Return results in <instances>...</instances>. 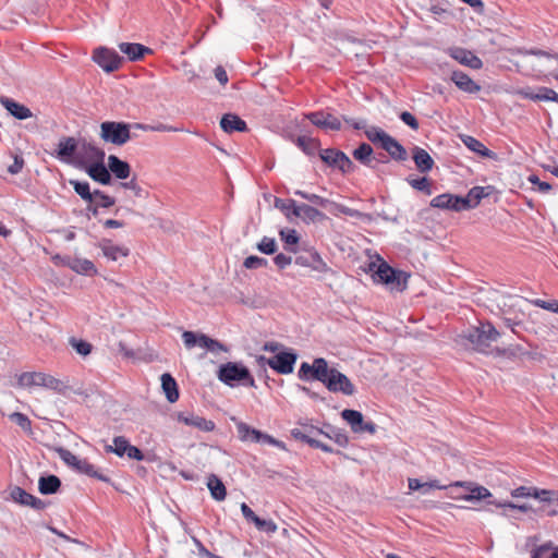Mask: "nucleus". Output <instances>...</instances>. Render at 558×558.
<instances>
[{
    "mask_svg": "<svg viewBox=\"0 0 558 558\" xmlns=\"http://www.w3.org/2000/svg\"><path fill=\"white\" fill-rule=\"evenodd\" d=\"M0 102L8 110V112L17 120H26L33 117V112L28 107L16 102L11 98L2 97Z\"/></svg>",
    "mask_w": 558,
    "mask_h": 558,
    "instance_id": "a878e982",
    "label": "nucleus"
},
{
    "mask_svg": "<svg viewBox=\"0 0 558 558\" xmlns=\"http://www.w3.org/2000/svg\"><path fill=\"white\" fill-rule=\"evenodd\" d=\"M341 417L350 425L353 433L373 434L375 432V425L371 422H365L363 414L356 410L345 409L341 412Z\"/></svg>",
    "mask_w": 558,
    "mask_h": 558,
    "instance_id": "f8f14e48",
    "label": "nucleus"
},
{
    "mask_svg": "<svg viewBox=\"0 0 558 558\" xmlns=\"http://www.w3.org/2000/svg\"><path fill=\"white\" fill-rule=\"evenodd\" d=\"M500 333L490 323H481L458 335L456 343L481 353H489L493 342H496Z\"/></svg>",
    "mask_w": 558,
    "mask_h": 558,
    "instance_id": "f03ea898",
    "label": "nucleus"
},
{
    "mask_svg": "<svg viewBox=\"0 0 558 558\" xmlns=\"http://www.w3.org/2000/svg\"><path fill=\"white\" fill-rule=\"evenodd\" d=\"M123 189L130 190L135 197H146L147 193L140 186L135 179L121 183Z\"/></svg>",
    "mask_w": 558,
    "mask_h": 558,
    "instance_id": "5fc2aeb1",
    "label": "nucleus"
},
{
    "mask_svg": "<svg viewBox=\"0 0 558 558\" xmlns=\"http://www.w3.org/2000/svg\"><path fill=\"white\" fill-rule=\"evenodd\" d=\"M451 81L464 93L475 94L481 90V86L462 71H453Z\"/></svg>",
    "mask_w": 558,
    "mask_h": 558,
    "instance_id": "bb28decb",
    "label": "nucleus"
},
{
    "mask_svg": "<svg viewBox=\"0 0 558 558\" xmlns=\"http://www.w3.org/2000/svg\"><path fill=\"white\" fill-rule=\"evenodd\" d=\"M93 60L106 72L120 68L122 58L112 49L100 47L94 51Z\"/></svg>",
    "mask_w": 558,
    "mask_h": 558,
    "instance_id": "9d476101",
    "label": "nucleus"
},
{
    "mask_svg": "<svg viewBox=\"0 0 558 558\" xmlns=\"http://www.w3.org/2000/svg\"><path fill=\"white\" fill-rule=\"evenodd\" d=\"M236 432L239 439L243 442H258L260 437V430L243 422L236 423Z\"/></svg>",
    "mask_w": 558,
    "mask_h": 558,
    "instance_id": "c9c22d12",
    "label": "nucleus"
},
{
    "mask_svg": "<svg viewBox=\"0 0 558 558\" xmlns=\"http://www.w3.org/2000/svg\"><path fill=\"white\" fill-rule=\"evenodd\" d=\"M10 496L14 502L22 506H29L37 510L44 509L46 506L41 499L28 494L26 490L19 486H15L11 489Z\"/></svg>",
    "mask_w": 558,
    "mask_h": 558,
    "instance_id": "412c9836",
    "label": "nucleus"
},
{
    "mask_svg": "<svg viewBox=\"0 0 558 558\" xmlns=\"http://www.w3.org/2000/svg\"><path fill=\"white\" fill-rule=\"evenodd\" d=\"M513 53L523 57L522 65L530 72L543 73L549 70L553 63L558 60L557 54H550L543 50L517 48Z\"/></svg>",
    "mask_w": 558,
    "mask_h": 558,
    "instance_id": "7ed1b4c3",
    "label": "nucleus"
},
{
    "mask_svg": "<svg viewBox=\"0 0 558 558\" xmlns=\"http://www.w3.org/2000/svg\"><path fill=\"white\" fill-rule=\"evenodd\" d=\"M320 158L329 166L336 167L342 172H349L353 163L350 158L342 151L335 149H324L320 153Z\"/></svg>",
    "mask_w": 558,
    "mask_h": 558,
    "instance_id": "2eb2a0df",
    "label": "nucleus"
},
{
    "mask_svg": "<svg viewBox=\"0 0 558 558\" xmlns=\"http://www.w3.org/2000/svg\"><path fill=\"white\" fill-rule=\"evenodd\" d=\"M104 257L111 262H118L120 258H125L130 254V250L124 245L114 244L109 239H102L98 243Z\"/></svg>",
    "mask_w": 558,
    "mask_h": 558,
    "instance_id": "a211bd4d",
    "label": "nucleus"
},
{
    "mask_svg": "<svg viewBox=\"0 0 558 558\" xmlns=\"http://www.w3.org/2000/svg\"><path fill=\"white\" fill-rule=\"evenodd\" d=\"M254 525L258 531H262V532H265L268 534H274L278 530L277 524L272 520H264V519H260L259 517L254 522Z\"/></svg>",
    "mask_w": 558,
    "mask_h": 558,
    "instance_id": "3c124183",
    "label": "nucleus"
},
{
    "mask_svg": "<svg viewBox=\"0 0 558 558\" xmlns=\"http://www.w3.org/2000/svg\"><path fill=\"white\" fill-rule=\"evenodd\" d=\"M161 387L169 402L173 403L179 399L177 383L170 374L161 375Z\"/></svg>",
    "mask_w": 558,
    "mask_h": 558,
    "instance_id": "f704fd0d",
    "label": "nucleus"
},
{
    "mask_svg": "<svg viewBox=\"0 0 558 558\" xmlns=\"http://www.w3.org/2000/svg\"><path fill=\"white\" fill-rule=\"evenodd\" d=\"M77 150V142L74 137H62L58 143L56 156L64 162H71Z\"/></svg>",
    "mask_w": 558,
    "mask_h": 558,
    "instance_id": "393cba45",
    "label": "nucleus"
},
{
    "mask_svg": "<svg viewBox=\"0 0 558 558\" xmlns=\"http://www.w3.org/2000/svg\"><path fill=\"white\" fill-rule=\"evenodd\" d=\"M463 143L469 149L483 157L492 158L495 156V154L492 150H489L483 143H481L480 141L472 136H465L463 138Z\"/></svg>",
    "mask_w": 558,
    "mask_h": 558,
    "instance_id": "a19ab883",
    "label": "nucleus"
},
{
    "mask_svg": "<svg viewBox=\"0 0 558 558\" xmlns=\"http://www.w3.org/2000/svg\"><path fill=\"white\" fill-rule=\"evenodd\" d=\"M70 184L73 186L74 191L87 202H92L94 198V193H90L89 184L87 182H81L76 180H70Z\"/></svg>",
    "mask_w": 558,
    "mask_h": 558,
    "instance_id": "49530a36",
    "label": "nucleus"
},
{
    "mask_svg": "<svg viewBox=\"0 0 558 558\" xmlns=\"http://www.w3.org/2000/svg\"><path fill=\"white\" fill-rule=\"evenodd\" d=\"M294 262L296 265L310 268L311 270L318 274H327L330 270L322 256L313 250L299 254Z\"/></svg>",
    "mask_w": 558,
    "mask_h": 558,
    "instance_id": "9b49d317",
    "label": "nucleus"
},
{
    "mask_svg": "<svg viewBox=\"0 0 558 558\" xmlns=\"http://www.w3.org/2000/svg\"><path fill=\"white\" fill-rule=\"evenodd\" d=\"M430 206L440 209H451L454 211L465 210V206L468 203L462 201V196H457L452 194H441L434 197L430 201Z\"/></svg>",
    "mask_w": 558,
    "mask_h": 558,
    "instance_id": "f3484780",
    "label": "nucleus"
},
{
    "mask_svg": "<svg viewBox=\"0 0 558 558\" xmlns=\"http://www.w3.org/2000/svg\"><path fill=\"white\" fill-rule=\"evenodd\" d=\"M386 153H388L391 158L398 161H404L408 159V153L405 148L397 142L393 137L386 134Z\"/></svg>",
    "mask_w": 558,
    "mask_h": 558,
    "instance_id": "e433bc0d",
    "label": "nucleus"
},
{
    "mask_svg": "<svg viewBox=\"0 0 558 558\" xmlns=\"http://www.w3.org/2000/svg\"><path fill=\"white\" fill-rule=\"evenodd\" d=\"M448 53L456 61L462 65L469 66L474 70H478L483 66L482 60L475 56L472 51L460 47H453L448 50Z\"/></svg>",
    "mask_w": 558,
    "mask_h": 558,
    "instance_id": "6ab92c4d",
    "label": "nucleus"
},
{
    "mask_svg": "<svg viewBox=\"0 0 558 558\" xmlns=\"http://www.w3.org/2000/svg\"><path fill=\"white\" fill-rule=\"evenodd\" d=\"M454 486H462L469 489V495L463 497V499L468 501L482 500L492 496L490 492L486 487L474 485L472 483L457 482L454 483Z\"/></svg>",
    "mask_w": 558,
    "mask_h": 558,
    "instance_id": "7c9ffc66",
    "label": "nucleus"
},
{
    "mask_svg": "<svg viewBox=\"0 0 558 558\" xmlns=\"http://www.w3.org/2000/svg\"><path fill=\"white\" fill-rule=\"evenodd\" d=\"M410 274L392 268L386 263V288L391 291L402 292L408 287Z\"/></svg>",
    "mask_w": 558,
    "mask_h": 558,
    "instance_id": "dca6fc26",
    "label": "nucleus"
},
{
    "mask_svg": "<svg viewBox=\"0 0 558 558\" xmlns=\"http://www.w3.org/2000/svg\"><path fill=\"white\" fill-rule=\"evenodd\" d=\"M413 160L421 172H427L434 166V160L430 155L425 149L417 146L413 148Z\"/></svg>",
    "mask_w": 558,
    "mask_h": 558,
    "instance_id": "72a5a7b5",
    "label": "nucleus"
},
{
    "mask_svg": "<svg viewBox=\"0 0 558 558\" xmlns=\"http://www.w3.org/2000/svg\"><path fill=\"white\" fill-rule=\"evenodd\" d=\"M87 173L93 180L101 184H109L111 181V174L108 166L106 167L102 161L99 160L87 168Z\"/></svg>",
    "mask_w": 558,
    "mask_h": 558,
    "instance_id": "2f4dec72",
    "label": "nucleus"
},
{
    "mask_svg": "<svg viewBox=\"0 0 558 558\" xmlns=\"http://www.w3.org/2000/svg\"><path fill=\"white\" fill-rule=\"evenodd\" d=\"M24 167V159L20 155H13V162L8 166V172L11 174H17Z\"/></svg>",
    "mask_w": 558,
    "mask_h": 558,
    "instance_id": "e2e57ef3",
    "label": "nucleus"
},
{
    "mask_svg": "<svg viewBox=\"0 0 558 558\" xmlns=\"http://www.w3.org/2000/svg\"><path fill=\"white\" fill-rule=\"evenodd\" d=\"M218 378L229 386H233L234 381L242 383L251 387L255 386L254 378L251 376L245 366L229 362L220 366Z\"/></svg>",
    "mask_w": 558,
    "mask_h": 558,
    "instance_id": "39448f33",
    "label": "nucleus"
},
{
    "mask_svg": "<svg viewBox=\"0 0 558 558\" xmlns=\"http://www.w3.org/2000/svg\"><path fill=\"white\" fill-rule=\"evenodd\" d=\"M327 365V361L323 357L315 359L313 364L304 362L299 369V377L300 379H307L308 375H312L314 379L320 381L325 376Z\"/></svg>",
    "mask_w": 558,
    "mask_h": 558,
    "instance_id": "aec40b11",
    "label": "nucleus"
},
{
    "mask_svg": "<svg viewBox=\"0 0 558 558\" xmlns=\"http://www.w3.org/2000/svg\"><path fill=\"white\" fill-rule=\"evenodd\" d=\"M257 248L264 254H274L277 251V243L275 239L264 236L257 244Z\"/></svg>",
    "mask_w": 558,
    "mask_h": 558,
    "instance_id": "603ef678",
    "label": "nucleus"
},
{
    "mask_svg": "<svg viewBox=\"0 0 558 558\" xmlns=\"http://www.w3.org/2000/svg\"><path fill=\"white\" fill-rule=\"evenodd\" d=\"M490 505H495L496 507H499V508H510V509H517L521 512H527L531 507L526 504H523V505H515L513 502H510V501H497V500H492L489 501Z\"/></svg>",
    "mask_w": 558,
    "mask_h": 558,
    "instance_id": "bf43d9fd",
    "label": "nucleus"
},
{
    "mask_svg": "<svg viewBox=\"0 0 558 558\" xmlns=\"http://www.w3.org/2000/svg\"><path fill=\"white\" fill-rule=\"evenodd\" d=\"M520 94L531 100L554 101L558 104V94L548 87H539L536 93L532 92L530 88L522 89Z\"/></svg>",
    "mask_w": 558,
    "mask_h": 558,
    "instance_id": "c85d7f7f",
    "label": "nucleus"
},
{
    "mask_svg": "<svg viewBox=\"0 0 558 558\" xmlns=\"http://www.w3.org/2000/svg\"><path fill=\"white\" fill-rule=\"evenodd\" d=\"M295 194L301 196L302 198L310 201L311 203H314V204L323 206V207H326L329 204L328 199L323 198L322 196L316 195V194H308V193H305L300 190L295 191Z\"/></svg>",
    "mask_w": 558,
    "mask_h": 558,
    "instance_id": "13d9d810",
    "label": "nucleus"
},
{
    "mask_svg": "<svg viewBox=\"0 0 558 558\" xmlns=\"http://www.w3.org/2000/svg\"><path fill=\"white\" fill-rule=\"evenodd\" d=\"M221 129L227 133L243 132L246 130V123L239 116L233 113L225 114L220 120Z\"/></svg>",
    "mask_w": 558,
    "mask_h": 558,
    "instance_id": "c756f323",
    "label": "nucleus"
},
{
    "mask_svg": "<svg viewBox=\"0 0 558 558\" xmlns=\"http://www.w3.org/2000/svg\"><path fill=\"white\" fill-rule=\"evenodd\" d=\"M487 195L488 194L485 192V187L475 186L471 189L468 195L462 197V201H465L468 203V206H465V210L476 207L480 204L481 199Z\"/></svg>",
    "mask_w": 558,
    "mask_h": 558,
    "instance_id": "79ce46f5",
    "label": "nucleus"
},
{
    "mask_svg": "<svg viewBox=\"0 0 558 558\" xmlns=\"http://www.w3.org/2000/svg\"><path fill=\"white\" fill-rule=\"evenodd\" d=\"M82 149L85 151V154L93 158V159H97L99 161H102L104 157H105V151L98 147H96L95 145L90 144V143H83L82 144Z\"/></svg>",
    "mask_w": 558,
    "mask_h": 558,
    "instance_id": "864d4df0",
    "label": "nucleus"
},
{
    "mask_svg": "<svg viewBox=\"0 0 558 558\" xmlns=\"http://www.w3.org/2000/svg\"><path fill=\"white\" fill-rule=\"evenodd\" d=\"M532 497L544 502H549L553 499V492L546 489H537L534 487Z\"/></svg>",
    "mask_w": 558,
    "mask_h": 558,
    "instance_id": "338daca9",
    "label": "nucleus"
},
{
    "mask_svg": "<svg viewBox=\"0 0 558 558\" xmlns=\"http://www.w3.org/2000/svg\"><path fill=\"white\" fill-rule=\"evenodd\" d=\"M94 197L98 199V205L105 208L111 207L114 204V199L112 197L101 193L100 191H95Z\"/></svg>",
    "mask_w": 558,
    "mask_h": 558,
    "instance_id": "0e129e2a",
    "label": "nucleus"
},
{
    "mask_svg": "<svg viewBox=\"0 0 558 558\" xmlns=\"http://www.w3.org/2000/svg\"><path fill=\"white\" fill-rule=\"evenodd\" d=\"M281 240L286 243V250L290 253H296V245L299 243L298 232L293 229H283L280 231Z\"/></svg>",
    "mask_w": 558,
    "mask_h": 558,
    "instance_id": "c03bdc74",
    "label": "nucleus"
},
{
    "mask_svg": "<svg viewBox=\"0 0 558 558\" xmlns=\"http://www.w3.org/2000/svg\"><path fill=\"white\" fill-rule=\"evenodd\" d=\"M377 262H379V264L376 262H368L365 266H362V268L365 272L371 274L374 282L381 283L384 282V262H381L380 256H377Z\"/></svg>",
    "mask_w": 558,
    "mask_h": 558,
    "instance_id": "58836bf2",
    "label": "nucleus"
},
{
    "mask_svg": "<svg viewBox=\"0 0 558 558\" xmlns=\"http://www.w3.org/2000/svg\"><path fill=\"white\" fill-rule=\"evenodd\" d=\"M57 452H58L60 459L66 465L73 468L77 472L88 475V476H92V477H97L101 481H106V478L104 476H101L100 474H98V472L95 470L94 465L90 464L87 460L80 459L78 457L73 454L70 450L64 449V448H58Z\"/></svg>",
    "mask_w": 558,
    "mask_h": 558,
    "instance_id": "6e6552de",
    "label": "nucleus"
},
{
    "mask_svg": "<svg viewBox=\"0 0 558 558\" xmlns=\"http://www.w3.org/2000/svg\"><path fill=\"white\" fill-rule=\"evenodd\" d=\"M423 486H428V488H437V489H445L447 486L439 484L437 480L429 481V482H421L417 478H409V488L411 490H420L423 488Z\"/></svg>",
    "mask_w": 558,
    "mask_h": 558,
    "instance_id": "de8ad7c7",
    "label": "nucleus"
},
{
    "mask_svg": "<svg viewBox=\"0 0 558 558\" xmlns=\"http://www.w3.org/2000/svg\"><path fill=\"white\" fill-rule=\"evenodd\" d=\"M534 487L520 486L511 492L513 498H527L532 497Z\"/></svg>",
    "mask_w": 558,
    "mask_h": 558,
    "instance_id": "69168bd1",
    "label": "nucleus"
},
{
    "mask_svg": "<svg viewBox=\"0 0 558 558\" xmlns=\"http://www.w3.org/2000/svg\"><path fill=\"white\" fill-rule=\"evenodd\" d=\"M343 120L355 130H364L365 135L372 143L379 144L380 147H384V132L380 129L368 126L363 120H352L348 118H343Z\"/></svg>",
    "mask_w": 558,
    "mask_h": 558,
    "instance_id": "4be33fe9",
    "label": "nucleus"
},
{
    "mask_svg": "<svg viewBox=\"0 0 558 558\" xmlns=\"http://www.w3.org/2000/svg\"><path fill=\"white\" fill-rule=\"evenodd\" d=\"M296 354L292 351L278 352L276 355L269 359L260 357V361L266 362L274 371L279 374H291L296 362Z\"/></svg>",
    "mask_w": 558,
    "mask_h": 558,
    "instance_id": "1a4fd4ad",
    "label": "nucleus"
},
{
    "mask_svg": "<svg viewBox=\"0 0 558 558\" xmlns=\"http://www.w3.org/2000/svg\"><path fill=\"white\" fill-rule=\"evenodd\" d=\"M320 383H323L329 391L336 393L340 392L344 396H353L356 390L347 375L328 365Z\"/></svg>",
    "mask_w": 558,
    "mask_h": 558,
    "instance_id": "20e7f679",
    "label": "nucleus"
},
{
    "mask_svg": "<svg viewBox=\"0 0 558 558\" xmlns=\"http://www.w3.org/2000/svg\"><path fill=\"white\" fill-rule=\"evenodd\" d=\"M64 265L80 275L94 276L97 274V268L94 263L87 258L66 257Z\"/></svg>",
    "mask_w": 558,
    "mask_h": 558,
    "instance_id": "b1692460",
    "label": "nucleus"
},
{
    "mask_svg": "<svg viewBox=\"0 0 558 558\" xmlns=\"http://www.w3.org/2000/svg\"><path fill=\"white\" fill-rule=\"evenodd\" d=\"M130 446L129 440L123 436H117L112 440V445H107L105 447L107 452H113L118 457H123L128 453V448Z\"/></svg>",
    "mask_w": 558,
    "mask_h": 558,
    "instance_id": "37998d69",
    "label": "nucleus"
},
{
    "mask_svg": "<svg viewBox=\"0 0 558 558\" xmlns=\"http://www.w3.org/2000/svg\"><path fill=\"white\" fill-rule=\"evenodd\" d=\"M207 486L214 499L221 501L226 498V487L216 475H210L208 477Z\"/></svg>",
    "mask_w": 558,
    "mask_h": 558,
    "instance_id": "ea45409f",
    "label": "nucleus"
},
{
    "mask_svg": "<svg viewBox=\"0 0 558 558\" xmlns=\"http://www.w3.org/2000/svg\"><path fill=\"white\" fill-rule=\"evenodd\" d=\"M314 125L326 131H339L342 128L341 120L327 111H316L305 114Z\"/></svg>",
    "mask_w": 558,
    "mask_h": 558,
    "instance_id": "ddd939ff",
    "label": "nucleus"
},
{
    "mask_svg": "<svg viewBox=\"0 0 558 558\" xmlns=\"http://www.w3.org/2000/svg\"><path fill=\"white\" fill-rule=\"evenodd\" d=\"M121 52L128 56L129 60L136 61L141 59L145 53L150 52L148 47L135 43H121L119 44Z\"/></svg>",
    "mask_w": 558,
    "mask_h": 558,
    "instance_id": "473e14b6",
    "label": "nucleus"
},
{
    "mask_svg": "<svg viewBox=\"0 0 558 558\" xmlns=\"http://www.w3.org/2000/svg\"><path fill=\"white\" fill-rule=\"evenodd\" d=\"M274 262L278 266V268L284 269L286 267L291 265L292 257L290 255H286L283 253H280L278 255H276V257L274 258Z\"/></svg>",
    "mask_w": 558,
    "mask_h": 558,
    "instance_id": "774afa93",
    "label": "nucleus"
},
{
    "mask_svg": "<svg viewBox=\"0 0 558 558\" xmlns=\"http://www.w3.org/2000/svg\"><path fill=\"white\" fill-rule=\"evenodd\" d=\"M408 181L413 189L424 192L426 195L432 194L430 183L427 178L409 179Z\"/></svg>",
    "mask_w": 558,
    "mask_h": 558,
    "instance_id": "8fccbe9b",
    "label": "nucleus"
},
{
    "mask_svg": "<svg viewBox=\"0 0 558 558\" xmlns=\"http://www.w3.org/2000/svg\"><path fill=\"white\" fill-rule=\"evenodd\" d=\"M243 266L247 269H257L267 266V260L258 256H248L244 259Z\"/></svg>",
    "mask_w": 558,
    "mask_h": 558,
    "instance_id": "4d7b16f0",
    "label": "nucleus"
},
{
    "mask_svg": "<svg viewBox=\"0 0 558 558\" xmlns=\"http://www.w3.org/2000/svg\"><path fill=\"white\" fill-rule=\"evenodd\" d=\"M70 344L76 351V353L82 356H87L92 352V344L87 341L71 338Z\"/></svg>",
    "mask_w": 558,
    "mask_h": 558,
    "instance_id": "09e8293b",
    "label": "nucleus"
},
{
    "mask_svg": "<svg viewBox=\"0 0 558 558\" xmlns=\"http://www.w3.org/2000/svg\"><path fill=\"white\" fill-rule=\"evenodd\" d=\"M61 482L58 476L49 475L41 476L38 481L39 492L44 495H50L58 492L60 488Z\"/></svg>",
    "mask_w": 558,
    "mask_h": 558,
    "instance_id": "4c0bfd02",
    "label": "nucleus"
},
{
    "mask_svg": "<svg viewBox=\"0 0 558 558\" xmlns=\"http://www.w3.org/2000/svg\"><path fill=\"white\" fill-rule=\"evenodd\" d=\"M143 131H157V132H173L175 128L166 124H159L157 126H149L141 123H124L116 121H106L100 124L99 136L105 143H109L116 146H122L133 138L132 130Z\"/></svg>",
    "mask_w": 558,
    "mask_h": 558,
    "instance_id": "f257e3e1",
    "label": "nucleus"
},
{
    "mask_svg": "<svg viewBox=\"0 0 558 558\" xmlns=\"http://www.w3.org/2000/svg\"><path fill=\"white\" fill-rule=\"evenodd\" d=\"M17 385L22 388L31 389L33 387H45L52 390H59L62 383L51 375L40 372H25L19 375Z\"/></svg>",
    "mask_w": 558,
    "mask_h": 558,
    "instance_id": "423d86ee",
    "label": "nucleus"
},
{
    "mask_svg": "<svg viewBox=\"0 0 558 558\" xmlns=\"http://www.w3.org/2000/svg\"><path fill=\"white\" fill-rule=\"evenodd\" d=\"M182 340L185 348L189 350L193 349L194 347H198L210 352L226 351L223 344L204 333L184 331L182 333Z\"/></svg>",
    "mask_w": 558,
    "mask_h": 558,
    "instance_id": "0eeeda50",
    "label": "nucleus"
},
{
    "mask_svg": "<svg viewBox=\"0 0 558 558\" xmlns=\"http://www.w3.org/2000/svg\"><path fill=\"white\" fill-rule=\"evenodd\" d=\"M109 172L113 173L120 180L128 179L131 173V167L126 161L121 160L114 155L108 157Z\"/></svg>",
    "mask_w": 558,
    "mask_h": 558,
    "instance_id": "cd10ccee",
    "label": "nucleus"
},
{
    "mask_svg": "<svg viewBox=\"0 0 558 558\" xmlns=\"http://www.w3.org/2000/svg\"><path fill=\"white\" fill-rule=\"evenodd\" d=\"M177 421L186 426L194 427L201 432H211L215 428V423L210 420H206L193 412L184 411L179 412L175 415Z\"/></svg>",
    "mask_w": 558,
    "mask_h": 558,
    "instance_id": "4468645a",
    "label": "nucleus"
},
{
    "mask_svg": "<svg viewBox=\"0 0 558 558\" xmlns=\"http://www.w3.org/2000/svg\"><path fill=\"white\" fill-rule=\"evenodd\" d=\"M316 142L313 138L306 136H300L298 138V146L303 149L306 154H313L316 149Z\"/></svg>",
    "mask_w": 558,
    "mask_h": 558,
    "instance_id": "052dcab7",
    "label": "nucleus"
},
{
    "mask_svg": "<svg viewBox=\"0 0 558 558\" xmlns=\"http://www.w3.org/2000/svg\"><path fill=\"white\" fill-rule=\"evenodd\" d=\"M353 157L360 162L369 166L373 160V148L371 145L363 143L354 149Z\"/></svg>",
    "mask_w": 558,
    "mask_h": 558,
    "instance_id": "a18cd8bd",
    "label": "nucleus"
},
{
    "mask_svg": "<svg viewBox=\"0 0 558 558\" xmlns=\"http://www.w3.org/2000/svg\"><path fill=\"white\" fill-rule=\"evenodd\" d=\"M291 207L292 214L305 222H315L325 218L323 213L306 204L298 205L294 201H291Z\"/></svg>",
    "mask_w": 558,
    "mask_h": 558,
    "instance_id": "5701e85b",
    "label": "nucleus"
},
{
    "mask_svg": "<svg viewBox=\"0 0 558 558\" xmlns=\"http://www.w3.org/2000/svg\"><path fill=\"white\" fill-rule=\"evenodd\" d=\"M258 442L275 446L282 450L287 449L284 442L278 440V439L274 438L272 436L265 434L263 432H260V437H259Z\"/></svg>",
    "mask_w": 558,
    "mask_h": 558,
    "instance_id": "680f3d73",
    "label": "nucleus"
},
{
    "mask_svg": "<svg viewBox=\"0 0 558 558\" xmlns=\"http://www.w3.org/2000/svg\"><path fill=\"white\" fill-rule=\"evenodd\" d=\"M9 417L12 422L17 424L24 430H31L32 424H31L29 418L25 414L20 413V412H14V413L10 414Z\"/></svg>",
    "mask_w": 558,
    "mask_h": 558,
    "instance_id": "6e6d98bb",
    "label": "nucleus"
}]
</instances>
